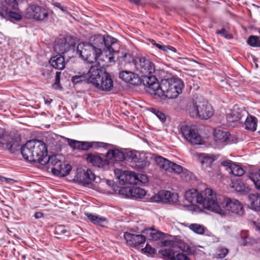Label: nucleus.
<instances>
[{
    "instance_id": "obj_64",
    "label": "nucleus",
    "mask_w": 260,
    "mask_h": 260,
    "mask_svg": "<svg viewBox=\"0 0 260 260\" xmlns=\"http://www.w3.org/2000/svg\"><path fill=\"white\" fill-rule=\"evenodd\" d=\"M56 7L59 8L62 11L65 12L66 11V9L62 6H61L59 3H55L54 5Z\"/></svg>"
},
{
    "instance_id": "obj_48",
    "label": "nucleus",
    "mask_w": 260,
    "mask_h": 260,
    "mask_svg": "<svg viewBox=\"0 0 260 260\" xmlns=\"http://www.w3.org/2000/svg\"><path fill=\"white\" fill-rule=\"evenodd\" d=\"M151 111L162 122H164L166 121V115L161 111L154 108H152Z\"/></svg>"
},
{
    "instance_id": "obj_24",
    "label": "nucleus",
    "mask_w": 260,
    "mask_h": 260,
    "mask_svg": "<svg viewBox=\"0 0 260 260\" xmlns=\"http://www.w3.org/2000/svg\"><path fill=\"white\" fill-rule=\"evenodd\" d=\"M62 157L61 156L57 154L48 156L47 153L43 159L41 160V164L42 165H45L47 164H49L52 165L54 167H56L61 165L62 161L61 158Z\"/></svg>"
},
{
    "instance_id": "obj_13",
    "label": "nucleus",
    "mask_w": 260,
    "mask_h": 260,
    "mask_svg": "<svg viewBox=\"0 0 260 260\" xmlns=\"http://www.w3.org/2000/svg\"><path fill=\"white\" fill-rule=\"evenodd\" d=\"M181 133L184 137L192 144H200L202 139L197 131L188 126L183 125L180 128Z\"/></svg>"
},
{
    "instance_id": "obj_36",
    "label": "nucleus",
    "mask_w": 260,
    "mask_h": 260,
    "mask_svg": "<svg viewBox=\"0 0 260 260\" xmlns=\"http://www.w3.org/2000/svg\"><path fill=\"white\" fill-rule=\"evenodd\" d=\"M160 253L168 260H176V252L172 248H166L160 251Z\"/></svg>"
},
{
    "instance_id": "obj_10",
    "label": "nucleus",
    "mask_w": 260,
    "mask_h": 260,
    "mask_svg": "<svg viewBox=\"0 0 260 260\" xmlns=\"http://www.w3.org/2000/svg\"><path fill=\"white\" fill-rule=\"evenodd\" d=\"M145 86L146 91L151 94H157L160 88V83L154 75L149 74L142 77L141 84Z\"/></svg>"
},
{
    "instance_id": "obj_30",
    "label": "nucleus",
    "mask_w": 260,
    "mask_h": 260,
    "mask_svg": "<svg viewBox=\"0 0 260 260\" xmlns=\"http://www.w3.org/2000/svg\"><path fill=\"white\" fill-rule=\"evenodd\" d=\"M198 159L203 168L210 167L215 159L212 156L206 153L199 154Z\"/></svg>"
},
{
    "instance_id": "obj_11",
    "label": "nucleus",
    "mask_w": 260,
    "mask_h": 260,
    "mask_svg": "<svg viewBox=\"0 0 260 260\" xmlns=\"http://www.w3.org/2000/svg\"><path fill=\"white\" fill-rule=\"evenodd\" d=\"M146 159L145 155L143 153L135 150L128 151L125 154V160L136 163V165L141 169L149 166V162Z\"/></svg>"
},
{
    "instance_id": "obj_17",
    "label": "nucleus",
    "mask_w": 260,
    "mask_h": 260,
    "mask_svg": "<svg viewBox=\"0 0 260 260\" xmlns=\"http://www.w3.org/2000/svg\"><path fill=\"white\" fill-rule=\"evenodd\" d=\"M95 87L103 91H110L113 86V80L109 73L106 71L101 74Z\"/></svg>"
},
{
    "instance_id": "obj_6",
    "label": "nucleus",
    "mask_w": 260,
    "mask_h": 260,
    "mask_svg": "<svg viewBox=\"0 0 260 260\" xmlns=\"http://www.w3.org/2000/svg\"><path fill=\"white\" fill-rule=\"evenodd\" d=\"M102 54V48H98L94 44L80 43L75 49V55L78 54L83 59L90 63L96 61Z\"/></svg>"
},
{
    "instance_id": "obj_35",
    "label": "nucleus",
    "mask_w": 260,
    "mask_h": 260,
    "mask_svg": "<svg viewBox=\"0 0 260 260\" xmlns=\"http://www.w3.org/2000/svg\"><path fill=\"white\" fill-rule=\"evenodd\" d=\"M114 172L117 178L119 180L120 184L123 185H125L126 184L128 171L115 169Z\"/></svg>"
},
{
    "instance_id": "obj_47",
    "label": "nucleus",
    "mask_w": 260,
    "mask_h": 260,
    "mask_svg": "<svg viewBox=\"0 0 260 260\" xmlns=\"http://www.w3.org/2000/svg\"><path fill=\"white\" fill-rule=\"evenodd\" d=\"M229 253V250L225 248H219L216 252V257L217 258H223L225 257Z\"/></svg>"
},
{
    "instance_id": "obj_58",
    "label": "nucleus",
    "mask_w": 260,
    "mask_h": 260,
    "mask_svg": "<svg viewBox=\"0 0 260 260\" xmlns=\"http://www.w3.org/2000/svg\"><path fill=\"white\" fill-rule=\"evenodd\" d=\"M176 260H190L186 255L183 253H177L176 254Z\"/></svg>"
},
{
    "instance_id": "obj_61",
    "label": "nucleus",
    "mask_w": 260,
    "mask_h": 260,
    "mask_svg": "<svg viewBox=\"0 0 260 260\" xmlns=\"http://www.w3.org/2000/svg\"><path fill=\"white\" fill-rule=\"evenodd\" d=\"M253 224L256 228V229L260 231V222L257 221H253Z\"/></svg>"
},
{
    "instance_id": "obj_8",
    "label": "nucleus",
    "mask_w": 260,
    "mask_h": 260,
    "mask_svg": "<svg viewBox=\"0 0 260 260\" xmlns=\"http://www.w3.org/2000/svg\"><path fill=\"white\" fill-rule=\"evenodd\" d=\"M19 146L20 142L17 138L8 134L5 129L0 128V148L14 153Z\"/></svg>"
},
{
    "instance_id": "obj_21",
    "label": "nucleus",
    "mask_w": 260,
    "mask_h": 260,
    "mask_svg": "<svg viewBox=\"0 0 260 260\" xmlns=\"http://www.w3.org/2000/svg\"><path fill=\"white\" fill-rule=\"evenodd\" d=\"M124 238L127 243L134 247L144 244L146 241L145 236L142 235H136L126 232L124 234Z\"/></svg>"
},
{
    "instance_id": "obj_1",
    "label": "nucleus",
    "mask_w": 260,
    "mask_h": 260,
    "mask_svg": "<svg viewBox=\"0 0 260 260\" xmlns=\"http://www.w3.org/2000/svg\"><path fill=\"white\" fill-rule=\"evenodd\" d=\"M184 197L188 203L199 204L209 210L217 211L218 209L216 204H213L215 199V192L210 188H206L200 193L196 189H189L186 191Z\"/></svg>"
},
{
    "instance_id": "obj_26",
    "label": "nucleus",
    "mask_w": 260,
    "mask_h": 260,
    "mask_svg": "<svg viewBox=\"0 0 260 260\" xmlns=\"http://www.w3.org/2000/svg\"><path fill=\"white\" fill-rule=\"evenodd\" d=\"M112 146L109 144L105 143L103 142H89L86 141H82L81 150L88 151L91 148H96L98 147H104L106 148H108L109 147Z\"/></svg>"
},
{
    "instance_id": "obj_39",
    "label": "nucleus",
    "mask_w": 260,
    "mask_h": 260,
    "mask_svg": "<svg viewBox=\"0 0 260 260\" xmlns=\"http://www.w3.org/2000/svg\"><path fill=\"white\" fill-rule=\"evenodd\" d=\"M85 214L89 220L94 224L101 225L102 223L106 220L104 217H99L91 213H85Z\"/></svg>"
},
{
    "instance_id": "obj_22",
    "label": "nucleus",
    "mask_w": 260,
    "mask_h": 260,
    "mask_svg": "<svg viewBox=\"0 0 260 260\" xmlns=\"http://www.w3.org/2000/svg\"><path fill=\"white\" fill-rule=\"evenodd\" d=\"M87 161L91 163L94 166L99 168H103L108 165L107 159L103 158L97 153H89L87 155L86 158Z\"/></svg>"
},
{
    "instance_id": "obj_16",
    "label": "nucleus",
    "mask_w": 260,
    "mask_h": 260,
    "mask_svg": "<svg viewBox=\"0 0 260 260\" xmlns=\"http://www.w3.org/2000/svg\"><path fill=\"white\" fill-rule=\"evenodd\" d=\"M115 39L109 36L106 37L98 36L94 39V43L98 48H102V50H106V51L108 50L111 53L114 51L111 46L115 43Z\"/></svg>"
},
{
    "instance_id": "obj_14",
    "label": "nucleus",
    "mask_w": 260,
    "mask_h": 260,
    "mask_svg": "<svg viewBox=\"0 0 260 260\" xmlns=\"http://www.w3.org/2000/svg\"><path fill=\"white\" fill-rule=\"evenodd\" d=\"M247 114L248 112L245 110L235 105L226 112V119L229 122H238Z\"/></svg>"
},
{
    "instance_id": "obj_50",
    "label": "nucleus",
    "mask_w": 260,
    "mask_h": 260,
    "mask_svg": "<svg viewBox=\"0 0 260 260\" xmlns=\"http://www.w3.org/2000/svg\"><path fill=\"white\" fill-rule=\"evenodd\" d=\"M249 178L252 181H257L260 180V169L251 172L249 174Z\"/></svg>"
},
{
    "instance_id": "obj_52",
    "label": "nucleus",
    "mask_w": 260,
    "mask_h": 260,
    "mask_svg": "<svg viewBox=\"0 0 260 260\" xmlns=\"http://www.w3.org/2000/svg\"><path fill=\"white\" fill-rule=\"evenodd\" d=\"M216 34L221 35L223 37L227 39H230L232 38V36L230 34L228 33L225 28H222L220 30H217L216 31Z\"/></svg>"
},
{
    "instance_id": "obj_27",
    "label": "nucleus",
    "mask_w": 260,
    "mask_h": 260,
    "mask_svg": "<svg viewBox=\"0 0 260 260\" xmlns=\"http://www.w3.org/2000/svg\"><path fill=\"white\" fill-rule=\"evenodd\" d=\"M49 63L55 69L62 70L65 67L64 57L61 54L56 55L51 58Z\"/></svg>"
},
{
    "instance_id": "obj_15",
    "label": "nucleus",
    "mask_w": 260,
    "mask_h": 260,
    "mask_svg": "<svg viewBox=\"0 0 260 260\" xmlns=\"http://www.w3.org/2000/svg\"><path fill=\"white\" fill-rule=\"evenodd\" d=\"M155 161L160 168L169 172H179L182 171L181 166L170 161L161 156L156 157Z\"/></svg>"
},
{
    "instance_id": "obj_59",
    "label": "nucleus",
    "mask_w": 260,
    "mask_h": 260,
    "mask_svg": "<svg viewBox=\"0 0 260 260\" xmlns=\"http://www.w3.org/2000/svg\"><path fill=\"white\" fill-rule=\"evenodd\" d=\"M60 75H61V73L60 72H56V73L55 74V84L56 85H58L59 84Z\"/></svg>"
},
{
    "instance_id": "obj_29",
    "label": "nucleus",
    "mask_w": 260,
    "mask_h": 260,
    "mask_svg": "<svg viewBox=\"0 0 260 260\" xmlns=\"http://www.w3.org/2000/svg\"><path fill=\"white\" fill-rule=\"evenodd\" d=\"M215 141L219 144H224L229 140L230 134L227 132L220 129L215 130L214 133Z\"/></svg>"
},
{
    "instance_id": "obj_5",
    "label": "nucleus",
    "mask_w": 260,
    "mask_h": 260,
    "mask_svg": "<svg viewBox=\"0 0 260 260\" xmlns=\"http://www.w3.org/2000/svg\"><path fill=\"white\" fill-rule=\"evenodd\" d=\"M187 111L192 117L208 119L213 116L214 110L207 101H192L188 103Z\"/></svg>"
},
{
    "instance_id": "obj_49",
    "label": "nucleus",
    "mask_w": 260,
    "mask_h": 260,
    "mask_svg": "<svg viewBox=\"0 0 260 260\" xmlns=\"http://www.w3.org/2000/svg\"><path fill=\"white\" fill-rule=\"evenodd\" d=\"M7 14L10 18H12L16 21H19L22 19L21 15L16 12L11 11H7Z\"/></svg>"
},
{
    "instance_id": "obj_28",
    "label": "nucleus",
    "mask_w": 260,
    "mask_h": 260,
    "mask_svg": "<svg viewBox=\"0 0 260 260\" xmlns=\"http://www.w3.org/2000/svg\"><path fill=\"white\" fill-rule=\"evenodd\" d=\"M72 170V167L69 164H62L56 167L51 168L53 174L58 176H66L68 175Z\"/></svg>"
},
{
    "instance_id": "obj_3",
    "label": "nucleus",
    "mask_w": 260,
    "mask_h": 260,
    "mask_svg": "<svg viewBox=\"0 0 260 260\" xmlns=\"http://www.w3.org/2000/svg\"><path fill=\"white\" fill-rule=\"evenodd\" d=\"M214 204H216L219 208L211 211L218 213L221 215H224L225 211H228L239 216H242L244 213L243 206L238 200L231 199L221 196H217L215 193V199L214 200Z\"/></svg>"
},
{
    "instance_id": "obj_63",
    "label": "nucleus",
    "mask_w": 260,
    "mask_h": 260,
    "mask_svg": "<svg viewBox=\"0 0 260 260\" xmlns=\"http://www.w3.org/2000/svg\"><path fill=\"white\" fill-rule=\"evenodd\" d=\"M252 182L254 183L256 188L260 190V180H258L257 181H255Z\"/></svg>"
},
{
    "instance_id": "obj_12",
    "label": "nucleus",
    "mask_w": 260,
    "mask_h": 260,
    "mask_svg": "<svg viewBox=\"0 0 260 260\" xmlns=\"http://www.w3.org/2000/svg\"><path fill=\"white\" fill-rule=\"evenodd\" d=\"M26 17L33 18L38 21H43L48 18V12L41 6L32 5L27 10Z\"/></svg>"
},
{
    "instance_id": "obj_57",
    "label": "nucleus",
    "mask_w": 260,
    "mask_h": 260,
    "mask_svg": "<svg viewBox=\"0 0 260 260\" xmlns=\"http://www.w3.org/2000/svg\"><path fill=\"white\" fill-rule=\"evenodd\" d=\"M152 202H162L161 195L160 194V191L157 194H155L151 198Z\"/></svg>"
},
{
    "instance_id": "obj_45",
    "label": "nucleus",
    "mask_w": 260,
    "mask_h": 260,
    "mask_svg": "<svg viewBox=\"0 0 260 260\" xmlns=\"http://www.w3.org/2000/svg\"><path fill=\"white\" fill-rule=\"evenodd\" d=\"M182 171L179 172H175L177 174H181V177L185 180L188 181L191 179L192 173L188 171L187 169L183 168L181 166Z\"/></svg>"
},
{
    "instance_id": "obj_56",
    "label": "nucleus",
    "mask_w": 260,
    "mask_h": 260,
    "mask_svg": "<svg viewBox=\"0 0 260 260\" xmlns=\"http://www.w3.org/2000/svg\"><path fill=\"white\" fill-rule=\"evenodd\" d=\"M5 3L12 7L13 9H15L18 6L17 0H5Z\"/></svg>"
},
{
    "instance_id": "obj_38",
    "label": "nucleus",
    "mask_w": 260,
    "mask_h": 260,
    "mask_svg": "<svg viewBox=\"0 0 260 260\" xmlns=\"http://www.w3.org/2000/svg\"><path fill=\"white\" fill-rule=\"evenodd\" d=\"M118 60L121 66H125L127 64L133 62L135 65V58L129 53H124L118 58Z\"/></svg>"
},
{
    "instance_id": "obj_33",
    "label": "nucleus",
    "mask_w": 260,
    "mask_h": 260,
    "mask_svg": "<svg viewBox=\"0 0 260 260\" xmlns=\"http://www.w3.org/2000/svg\"><path fill=\"white\" fill-rule=\"evenodd\" d=\"M149 42L154 46L158 49L160 51L164 52V53H169L170 52H176V50L175 48L169 46L165 45L162 43H157L156 41L153 39H150Z\"/></svg>"
},
{
    "instance_id": "obj_43",
    "label": "nucleus",
    "mask_w": 260,
    "mask_h": 260,
    "mask_svg": "<svg viewBox=\"0 0 260 260\" xmlns=\"http://www.w3.org/2000/svg\"><path fill=\"white\" fill-rule=\"evenodd\" d=\"M67 141L68 142V145L73 150H81V143L82 141H79L71 139L69 138H66Z\"/></svg>"
},
{
    "instance_id": "obj_41",
    "label": "nucleus",
    "mask_w": 260,
    "mask_h": 260,
    "mask_svg": "<svg viewBox=\"0 0 260 260\" xmlns=\"http://www.w3.org/2000/svg\"><path fill=\"white\" fill-rule=\"evenodd\" d=\"M146 231H147V234H149L150 239L154 241H157L162 238L163 237V234L161 232H158L155 230L149 229L146 230Z\"/></svg>"
},
{
    "instance_id": "obj_55",
    "label": "nucleus",
    "mask_w": 260,
    "mask_h": 260,
    "mask_svg": "<svg viewBox=\"0 0 260 260\" xmlns=\"http://www.w3.org/2000/svg\"><path fill=\"white\" fill-rule=\"evenodd\" d=\"M168 203H176L178 201V197L177 193L170 192V196L169 197Z\"/></svg>"
},
{
    "instance_id": "obj_62",
    "label": "nucleus",
    "mask_w": 260,
    "mask_h": 260,
    "mask_svg": "<svg viewBox=\"0 0 260 260\" xmlns=\"http://www.w3.org/2000/svg\"><path fill=\"white\" fill-rule=\"evenodd\" d=\"M4 181H5L7 183H12L15 182V181L13 179L6 178H5Z\"/></svg>"
},
{
    "instance_id": "obj_19",
    "label": "nucleus",
    "mask_w": 260,
    "mask_h": 260,
    "mask_svg": "<svg viewBox=\"0 0 260 260\" xmlns=\"http://www.w3.org/2000/svg\"><path fill=\"white\" fill-rule=\"evenodd\" d=\"M104 72L105 71L101 69L99 66H92L86 74L87 82L91 83L95 87L101 74H103Z\"/></svg>"
},
{
    "instance_id": "obj_37",
    "label": "nucleus",
    "mask_w": 260,
    "mask_h": 260,
    "mask_svg": "<svg viewBox=\"0 0 260 260\" xmlns=\"http://www.w3.org/2000/svg\"><path fill=\"white\" fill-rule=\"evenodd\" d=\"M232 188L237 192H244L248 189L245 184L240 180L232 181Z\"/></svg>"
},
{
    "instance_id": "obj_44",
    "label": "nucleus",
    "mask_w": 260,
    "mask_h": 260,
    "mask_svg": "<svg viewBox=\"0 0 260 260\" xmlns=\"http://www.w3.org/2000/svg\"><path fill=\"white\" fill-rule=\"evenodd\" d=\"M247 43L251 46L260 47V37L251 36L247 40Z\"/></svg>"
},
{
    "instance_id": "obj_2",
    "label": "nucleus",
    "mask_w": 260,
    "mask_h": 260,
    "mask_svg": "<svg viewBox=\"0 0 260 260\" xmlns=\"http://www.w3.org/2000/svg\"><path fill=\"white\" fill-rule=\"evenodd\" d=\"M21 153L23 158L29 161L38 162L41 164V160L47 153L45 143L40 140H31L28 141L21 148Z\"/></svg>"
},
{
    "instance_id": "obj_32",
    "label": "nucleus",
    "mask_w": 260,
    "mask_h": 260,
    "mask_svg": "<svg viewBox=\"0 0 260 260\" xmlns=\"http://www.w3.org/2000/svg\"><path fill=\"white\" fill-rule=\"evenodd\" d=\"M251 207L255 211L260 212V194L251 193L248 196Z\"/></svg>"
},
{
    "instance_id": "obj_42",
    "label": "nucleus",
    "mask_w": 260,
    "mask_h": 260,
    "mask_svg": "<svg viewBox=\"0 0 260 260\" xmlns=\"http://www.w3.org/2000/svg\"><path fill=\"white\" fill-rule=\"evenodd\" d=\"M189 228L195 233L203 235L205 232L204 227L199 224L192 223L189 226Z\"/></svg>"
},
{
    "instance_id": "obj_25",
    "label": "nucleus",
    "mask_w": 260,
    "mask_h": 260,
    "mask_svg": "<svg viewBox=\"0 0 260 260\" xmlns=\"http://www.w3.org/2000/svg\"><path fill=\"white\" fill-rule=\"evenodd\" d=\"M107 159L113 161H123L125 160V154L118 149H109L106 153Z\"/></svg>"
},
{
    "instance_id": "obj_18",
    "label": "nucleus",
    "mask_w": 260,
    "mask_h": 260,
    "mask_svg": "<svg viewBox=\"0 0 260 260\" xmlns=\"http://www.w3.org/2000/svg\"><path fill=\"white\" fill-rule=\"evenodd\" d=\"M76 178L79 182L89 184L95 179V176L89 169H79L76 175Z\"/></svg>"
},
{
    "instance_id": "obj_23",
    "label": "nucleus",
    "mask_w": 260,
    "mask_h": 260,
    "mask_svg": "<svg viewBox=\"0 0 260 260\" xmlns=\"http://www.w3.org/2000/svg\"><path fill=\"white\" fill-rule=\"evenodd\" d=\"M221 165L227 167L230 171V173L235 176H241L245 173L244 170L241 167L231 160L223 161Z\"/></svg>"
},
{
    "instance_id": "obj_20",
    "label": "nucleus",
    "mask_w": 260,
    "mask_h": 260,
    "mask_svg": "<svg viewBox=\"0 0 260 260\" xmlns=\"http://www.w3.org/2000/svg\"><path fill=\"white\" fill-rule=\"evenodd\" d=\"M119 77L125 82L134 85L141 84V78L138 74L130 71H122L119 73Z\"/></svg>"
},
{
    "instance_id": "obj_40",
    "label": "nucleus",
    "mask_w": 260,
    "mask_h": 260,
    "mask_svg": "<svg viewBox=\"0 0 260 260\" xmlns=\"http://www.w3.org/2000/svg\"><path fill=\"white\" fill-rule=\"evenodd\" d=\"M139 181L140 179L138 177V175L135 172L131 171L128 172L126 184H137Z\"/></svg>"
},
{
    "instance_id": "obj_60",
    "label": "nucleus",
    "mask_w": 260,
    "mask_h": 260,
    "mask_svg": "<svg viewBox=\"0 0 260 260\" xmlns=\"http://www.w3.org/2000/svg\"><path fill=\"white\" fill-rule=\"evenodd\" d=\"M43 215V214L42 213V212H36L35 215H34V217L36 218V219H39L40 218H41Z\"/></svg>"
},
{
    "instance_id": "obj_51",
    "label": "nucleus",
    "mask_w": 260,
    "mask_h": 260,
    "mask_svg": "<svg viewBox=\"0 0 260 260\" xmlns=\"http://www.w3.org/2000/svg\"><path fill=\"white\" fill-rule=\"evenodd\" d=\"M160 194L161 195L162 202L168 203V199L170 196V191L167 190H161L160 191Z\"/></svg>"
},
{
    "instance_id": "obj_31",
    "label": "nucleus",
    "mask_w": 260,
    "mask_h": 260,
    "mask_svg": "<svg viewBox=\"0 0 260 260\" xmlns=\"http://www.w3.org/2000/svg\"><path fill=\"white\" fill-rule=\"evenodd\" d=\"M245 121L246 129L251 132H254L256 129L257 119L253 115L248 113Z\"/></svg>"
},
{
    "instance_id": "obj_53",
    "label": "nucleus",
    "mask_w": 260,
    "mask_h": 260,
    "mask_svg": "<svg viewBox=\"0 0 260 260\" xmlns=\"http://www.w3.org/2000/svg\"><path fill=\"white\" fill-rule=\"evenodd\" d=\"M65 226L62 225L57 226L55 230V234L60 236L61 234H64L67 232Z\"/></svg>"
},
{
    "instance_id": "obj_7",
    "label": "nucleus",
    "mask_w": 260,
    "mask_h": 260,
    "mask_svg": "<svg viewBox=\"0 0 260 260\" xmlns=\"http://www.w3.org/2000/svg\"><path fill=\"white\" fill-rule=\"evenodd\" d=\"M76 41L72 36H67L57 39L54 46V51L59 54H67L69 58L75 55Z\"/></svg>"
},
{
    "instance_id": "obj_4",
    "label": "nucleus",
    "mask_w": 260,
    "mask_h": 260,
    "mask_svg": "<svg viewBox=\"0 0 260 260\" xmlns=\"http://www.w3.org/2000/svg\"><path fill=\"white\" fill-rule=\"evenodd\" d=\"M183 87V82L178 78L162 79L157 94L160 97L175 99L182 92Z\"/></svg>"
},
{
    "instance_id": "obj_9",
    "label": "nucleus",
    "mask_w": 260,
    "mask_h": 260,
    "mask_svg": "<svg viewBox=\"0 0 260 260\" xmlns=\"http://www.w3.org/2000/svg\"><path fill=\"white\" fill-rule=\"evenodd\" d=\"M135 68L136 70L143 77L152 74L155 71V65L149 59L141 56L135 58Z\"/></svg>"
},
{
    "instance_id": "obj_34",
    "label": "nucleus",
    "mask_w": 260,
    "mask_h": 260,
    "mask_svg": "<svg viewBox=\"0 0 260 260\" xmlns=\"http://www.w3.org/2000/svg\"><path fill=\"white\" fill-rule=\"evenodd\" d=\"M129 194L136 198H142L146 194V191L140 187H134L128 189Z\"/></svg>"
},
{
    "instance_id": "obj_54",
    "label": "nucleus",
    "mask_w": 260,
    "mask_h": 260,
    "mask_svg": "<svg viewBox=\"0 0 260 260\" xmlns=\"http://www.w3.org/2000/svg\"><path fill=\"white\" fill-rule=\"evenodd\" d=\"M144 252L148 253L150 254H153L156 252L154 248H152L148 244H147L145 247L143 249Z\"/></svg>"
},
{
    "instance_id": "obj_46",
    "label": "nucleus",
    "mask_w": 260,
    "mask_h": 260,
    "mask_svg": "<svg viewBox=\"0 0 260 260\" xmlns=\"http://www.w3.org/2000/svg\"><path fill=\"white\" fill-rule=\"evenodd\" d=\"M87 79L86 74H82L80 75H76L72 77V81L74 84H77L83 81H86Z\"/></svg>"
}]
</instances>
